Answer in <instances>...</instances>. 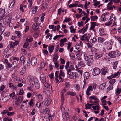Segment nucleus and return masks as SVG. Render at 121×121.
Returning <instances> with one entry per match:
<instances>
[{
    "label": "nucleus",
    "instance_id": "nucleus-64",
    "mask_svg": "<svg viewBox=\"0 0 121 121\" xmlns=\"http://www.w3.org/2000/svg\"><path fill=\"white\" fill-rule=\"evenodd\" d=\"M112 23V22L110 21L106 23H105V25L107 26H108L110 25Z\"/></svg>",
    "mask_w": 121,
    "mask_h": 121
},
{
    "label": "nucleus",
    "instance_id": "nucleus-49",
    "mask_svg": "<svg viewBox=\"0 0 121 121\" xmlns=\"http://www.w3.org/2000/svg\"><path fill=\"white\" fill-rule=\"evenodd\" d=\"M27 65H26L25 66H24L23 67H25L26 68V70L27 69H29L30 68V63H29V62H28V61H27Z\"/></svg>",
    "mask_w": 121,
    "mask_h": 121
},
{
    "label": "nucleus",
    "instance_id": "nucleus-58",
    "mask_svg": "<svg viewBox=\"0 0 121 121\" xmlns=\"http://www.w3.org/2000/svg\"><path fill=\"white\" fill-rule=\"evenodd\" d=\"M117 39L118 40L120 45H121V37H117Z\"/></svg>",
    "mask_w": 121,
    "mask_h": 121
},
{
    "label": "nucleus",
    "instance_id": "nucleus-27",
    "mask_svg": "<svg viewBox=\"0 0 121 121\" xmlns=\"http://www.w3.org/2000/svg\"><path fill=\"white\" fill-rule=\"evenodd\" d=\"M5 29V28L4 26H2L0 27V35H1L3 34Z\"/></svg>",
    "mask_w": 121,
    "mask_h": 121
},
{
    "label": "nucleus",
    "instance_id": "nucleus-57",
    "mask_svg": "<svg viewBox=\"0 0 121 121\" xmlns=\"http://www.w3.org/2000/svg\"><path fill=\"white\" fill-rule=\"evenodd\" d=\"M58 62L54 63L55 65V67L56 68H58L59 66V64H58Z\"/></svg>",
    "mask_w": 121,
    "mask_h": 121
},
{
    "label": "nucleus",
    "instance_id": "nucleus-45",
    "mask_svg": "<svg viewBox=\"0 0 121 121\" xmlns=\"http://www.w3.org/2000/svg\"><path fill=\"white\" fill-rule=\"evenodd\" d=\"M115 79H111L109 81V83L112 85H113L115 82Z\"/></svg>",
    "mask_w": 121,
    "mask_h": 121
},
{
    "label": "nucleus",
    "instance_id": "nucleus-7",
    "mask_svg": "<svg viewBox=\"0 0 121 121\" xmlns=\"http://www.w3.org/2000/svg\"><path fill=\"white\" fill-rule=\"evenodd\" d=\"M5 9L0 8V17L1 18L4 17L6 15L5 13Z\"/></svg>",
    "mask_w": 121,
    "mask_h": 121
},
{
    "label": "nucleus",
    "instance_id": "nucleus-2",
    "mask_svg": "<svg viewBox=\"0 0 121 121\" xmlns=\"http://www.w3.org/2000/svg\"><path fill=\"white\" fill-rule=\"evenodd\" d=\"M33 81L35 87V89H38L40 86L39 83L37 78L36 77L33 78Z\"/></svg>",
    "mask_w": 121,
    "mask_h": 121
},
{
    "label": "nucleus",
    "instance_id": "nucleus-38",
    "mask_svg": "<svg viewBox=\"0 0 121 121\" xmlns=\"http://www.w3.org/2000/svg\"><path fill=\"white\" fill-rule=\"evenodd\" d=\"M84 57L85 60L88 61L89 60V58H88V55H87V54H85L84 55Z\"/></svg>",
    "mask_w": 121,
    "mask_h": 121
},
{
    "label": "nucleus",
    "instance_id": "nucleus-22",
    "mask_svg": "<svg viewBox=\"0 0 121 121\" xmlns=\"http://www.w3.org/2000/svg\"><path fill=\"white\" fill-rule=\"evenodd\" d=\"M67 95H68L75 96L76 95V94L74 92L69 91L67 92Z\"/></svg>",
    "mask_w": 121,
    "mask_h": 121
},
{
    "label": "nucleus",
    "instance_id": "nucleus-39",
    "mask_svg": "<svg viewBox=\"0 0 121 121\" xmlns=\"http://www.w3.org/2000/svg\"><path fill=\"white\" fill-rule=\"evenodd\" d=\"M32 0H28V2L29 3L28 7L29 9H30L31 7L32 6Z\"/></svg>",
    "mask_w": 121,
    "mask_h": 121
},
{
    "label": "nucleus",
    "instance_id": "nucleus-52",
    "mask_svg": "<svg viewBox=\"0 0 121 121\" xmlns=\"http://www.w3.org/2000/svg\"><path fill=\"white\" fill-rule=\"evenodd\" d=\"M88 61L86 63L87 65L88 66H91V62L92 61L91 60Z\"/></svg>",
    "mask_w": 121,
    "mask_h": 121
},
{
    "label": "nucleus",
    "instance_id": "nucleus-63",
    "mask_svg": "<svg viewBox=\"0 0 121 121\" xmlns=\"http://www.w3.org/2000/svg\"><path fill=\"white\" fill-rule=\"evenodd\" d=\"M15 45L14 44V42H11L10 43V47L11 48H13Z\"/></svg>",
    "mask_w": 121,
    "mask_h": 121
},
{
    "label": "nucleus",
    "instance_id": "nucleus-10",
    "mask_svg": "<svg viewBox=\"0 0 121 121\" xmlns=\"http://www.w3.org/2000/svg\"><path fill=\"white\" fill-rule=\"evenodd\" d=\"M102 74V75H105L108 73V69L107 68L104 67L103 68L101 69Z\"/></svg>",
    "mask_w": 121,
    "mask_h": 121
},
{
    "label": "nucleus",
    "instance_id": "nucleus-13",
    "mask_svg": "<svg viewBox=\"0 0 121 121\" xmlns=\"http://www.w3.org/2000/svg\"><path fill=\"white\" fill-rule=\"evenodd\" d=\"M15 2V1L14 0L11 3L9 7V9L10 10H11L13 9Z\"/></svg>",
    "mask_w": 121,
    "mask_h": 121
},
{
    "label": "nucleus",
    "instance_id": "nucleus-20",
    "mask_svg": "<svg viewBox=\"0 0 121 121\" xmlns=\"http://www.w3.org/2000/svg\"><path fill=\"white\" fill-rule=\"evenodd\" d=\"M49 111V108L47 107L44 109H43V113L45 114H47Z\"/></svg>",
    "mask_w": 121,
    "mask_h": 121
},
{
    "label": "nucleus",
    "instance_id": "nucleus-3",
    "mask_svg": "<svg viewBox=\"0 0 121 121\" xmlns=\"http://www.w3.org/2000/svg\"><path fill=\"white\" fill-rule=\"evenodd\" d=\"M100 70L98 68L95 67L93 69V72H92V75L94 76H96L99 74L100 73Z\"/></svg>",
    "mask_w": 121,
    "mask_h": 121
},
{
    "label": "nucleus",
    "instance_id": "nucleus-15",
    "mask_svg": "<svg viewBox=\"0 0 121 121\" xmlns=\"http://www.w3.org/2000/svg\"><path fill=\"white\" fill-rule=\"evenodd\" d=\"M64 94H61V105L60 106V108L61 109H62V105H63L64 103Z\"/></svg>",
    "mask_w": 121,
    "mask_h": 121
},
{
    "label": "nucleus",
    "instance_id": "nucleus-23",
    "mask_svg": "<svg viewBox=\"0 0 121 121\" xmlns=\"http://www.w3.org/2000/svg\"><path fill=\"white\" fill-rule=\"evenodd\" d=\"M82 52L81 50H78L76 53V55L78 57L82 55Z\"/></svg>",
    "mask_w": 121,
    "mask_h": 121
},
{
    "label": "nucleus",
    "instance_id": "nucleus-55",
    "mask_svg": "<svg viewBox=\"0 0 121 121\" xmlns=\"http://www.w3.org/2000/svg\"><path fill=\"white\" fill-rule=\"evenodd\" d=\"M24 57L23 56H21L20 58V60L21 61H23V64H24L25 63V61L24 60Z\"/></svg>",
    "mask_w": 121,
    "mask_h": 121
},
{
    "label": "nucleus",
    "instance_id": "nucleus-36",
    "mask_svg": "<svg viewBox=\"0 0 121 121\" xmlns=\"http://www.w3.org/2000/svg\"><path fill=\"white\" fill-rule=\"evenodd\" d=\"M101 20L105 21L106 19V16L105 15L102 14L101 16Z\"/></svg>",
    "mask_w": 121,
    "mask_h": 121
},
{
    "label": "nucleus",
    "instance_id": "nucleus-19",
    "mask_svg": "<svg viewBox=\"0 0 121 121\" xmlns=\"http://www.w3.org/2000/svg\"><path fill=\"white\" fill-rule=\"evenodd\" d=\"M26 69L25 67H23L20 72V74L22 75H23L26 73Z\"/></svg>",
    "mask_w": 121,
    "mask_h": 121
},
{
    "label": "nucleus",
    "instance_id": "nucleus-61",
    "mask_svg": "<svg viewBox=\"0 0 121 121\" xmlns=\"http://www.w3.org/2000/svg\"><path fill=\"white\" fill-rule=\"evenodd\" d=\"M14 114V112H8L7 113V115L8 116H13V115Z\"/></svg>",
    "mask_w": 121,
    "mask_h": 121
},
{
    "label": "nucleus",
    "instance_id": "nucleus-16",
    "mask_svg": "<svg viewBox=\"0 0 121 121\" xmlns=\"http://www.w3.org/2000/svg\"><path fill=\"white\" fill-rule=\"evenodd\" d=\"M48 4L46 2H44L42 4L41 7V9L42 10H44L46 9L47 7Z\"/></svg>",
    "mask_w": 121,
    "mask_h": 121
},
{
    "label": "nucleus",
    "instance_id": "nucleus-37",
    "mask_svg": "<svg viewBox=\"0 0 121 121\" xmlns=\"http://www.w3.org/2000/svg\"><path fill=\"white\" fill-rule=\"evenodd\" d=\"M78 64L81 66L83 67L85 66V64L82 61L80 62Z\"/></svg>",
    "mask_w": 121,
    "mask_h": 121
},
{
    "label": "nucleus",
    "instance_id": "nucleus-44",
    "mask_svg": "<svg viewBox=\"0 0 121 121\" xmlns=\"http://www.w3.org/2000/svg\"><path fill=\"white\" fill-rule=\"evenodd\" d=\"M96 54H97V56L98 58L101 57L103 56V54L101 53H97Z\"/></svg>",
    "mask_w": 121,
    "mask_h": 121
},
{
    "label": "nucleus",
    "instance_id": "nucleus-6",
    "mask_svg": "<svg viewBox=\"0 0 121 121\" xmlns=\"http://www.w3.org/2000/svg\"><path fill=\"white\" fill-rule=\"evenodd\" d=\"M40 79L42 83H44L46 82V77L45 74L44 73H42L40 75Z\"/></svg>",
    "mask_w": 121,
    "mask_h": 121
},
{
    "label": "nucleus",
    "instance_id": "nucleus-18",
    "mask_svg": "<svg viewBox=\"0 0 121 121\" xmlns=\"http://www.w3.org/2000/svg\"><path fill=\"white\" fill-rule=\"evenodd\" d=\"M38 7L36 6H34L32 8V13L33 14H35L37 12V9Z\"/></svg>",
    "mask_w": 121,
    "mask_h": 121
},
{
    "label": "nucleus",
    "instance_id": "nucleus-8",
    "mask_svg": "<svg viewBox=\"0 0 121 121\" xmlns=\"http://www.w3.org/2000/svg\"><path fill=\"white\" fill-rule=\"evenodd\" d=\"M90 76L89 73V72H86L84 73L83 77L84 79V81H86L89 78Z\"/></svg>",
    "mask_w": 121,
    "mask_h": 121
},
{
    "label": "nucleus",
    "instance_id": "nucleus-9",
    "mask_svg": "<svg viewBox=\"0 0 121 121\" xmlns=\"http://www.w3.org/2000/svg\"><path fill=\"white\" fill-rule=\"evenodd\" d=\"M37 62V59L35 57H33L31 60V64L32 65H36Z\"/></svg>",
    "mask_w": 121,
    "mask_h": 121
},
{
    "label": "nucleus",
    "instance_id": "nucleus-48",
    "mask_svg": "<svg viewBox=\"0 0 121 121\" xmlns=\"http://www.w3.org/2000/svg\"><path fill=\"white\" fill-rule=\"evenodd\" d=\"M29 45V43L28 42H26L24 44L23 47L24 48H25L27 47Z\"/></svg>",
    "mask_w": 121,
    "mask_h": 121
},
{
    "label": "nucleus",
    "instance_id": "nucleus-33",
    "mask_svg": "<svg viewBox=\"0 0 121 121\" xmlns=\"http://www.w3.org/2000/svg\"><path fill=\"white\" fill-rule=\"evenodd\" d=\"M22 98L21 96H19L18 97L17 100V101H16V102H18L21 103L22 102Z\"/></svg>",
    "mask_w": 121,
    "mask_h": 121
},
{
    "label": "nucleus",
    "instance_id": "nucleus-59",
    "mask_svg": "<svg viewBox=\"0 0 121 121\" xmlns=\"http://www.w3.org/2000/svg\"><path fill=\"white\" fill-rule=\"evenodd\" d=\"M92 40V42L93 43H95L97 41V39L96 38L94 37L93 38V39H91Z\"/></svg>",
    "mask_w": 121,
    "mask_h": 121
},
{
    "label": "nucleus",
    "instance_id": "nucleus-31",
    "mask_svg": "<svg viewBox=\"0 0 121 121\" xmlns=\"http://www.w3.org/2000/svg\"><path fill=\"white\" fill-rule=\"evenodd\" d=\"M106 49L107 50H109L112 48V45L111 43L109 44L108 45H107L106 46Z\"/></svg>",
    "mask_w": 121,
    "mask_h": 121
},
{
    "label": "nucleus",
    "instance_id": "nucleus-35",
    "mask_svg": "<svg viewBox=\"0 0 121 121\" xmlns=\"http://www.w3.org/2000/svg\"><path fill=\"white\" fill-rule=\"evenodd\" d=\"M26 42H32L33 41V38L32 37H29L26 38Z\"/></svg>",
    "mask_w": 121,
    "mask_h": 121
},
{
    "label": "nucleus",
    "instance_id": "nucleus-28",
    "mask_svg": "<svg viewBox=\"0 0 121 121\" xmlns=\"http://www.w3.org/2000/svg\"><path fill=\"white\" fill-rule=\"evenodd\" d=\"M115 17V16L113 14L109 18L110 21H113L114 22L116 19Z\"/></svg>",
    "mask_w": 121,
    "mask_h": 121
},
{
    "label": "nucleus",
    "instance_id": "nucleus-30",
    "mask_svg": "<svg viewBox=\"0 0 121 121\" xmlns=\"http://www.w3.org/2000/svg\"><path fill=\"white\" fill-rule=\"evenodd\" d=\"M105 40V39L102 37H99L98 38V42L99 43H102Z\"/></svg>",
    "mask_w": 121,
    "mask_h": 121
},
{
    "label": "nucleus",
    "instance_id": "nucleus-50",
    "mask_svg": "<svg viewBox=\"0 0 121 121\" xmlns=\"http://www.w3.org/2000/svg\"><path fill=\"white\" fill-rule=\"evenodd\" d=\"M98 101H94V103H96V104H95V105H97V109H96L97 110V111L99 110V108H100L99 107V106L98 105L99 104L97 103Z\"/></svg>",
    "mask_w": 121,
    "mask_h": 121
},
{
    "label": "nucleus",
    "instance_id": "nucleus-47",
    "mask_svg": "<svg viewBox=\"0 0 121 121\" xmlns=\"http://www.w3.org/2000/svg\"><path fill=\"white\" fill-rule=\"evenodd\" d=\"M117 77V75L115 73L114 75H112L108 77L107 78L109 79H110L112 78H113L114 77Z\"/></svg>",
    "mask_w": 121,
    "mask_h": 121
},
{
    "label": "nucleus",
    "instance_id": "nucleus-34",
    "mask_svg": "<svg viewBox=\"0 0 121 121\" xmlns=\"http://www.w3.org/2000/svg\"><path fill=\"white\" fill-rule=\"evenodd\" d=\"M65 88H67V89H69L70 86V85L69 82H66L65 84Z\"/></svg>",
    "mask_w": 121,
    "mask_h": 121
},
{
    "label": "nucleus",
    "instance_id": "nucleus-60",
    "mask_svg": "<svg viewBox=\"0 0 121 121\" xmlns=\"http://www.w3.org/2000/svg\"><path fill=\"white\" fill-rule=\"evenodd\" d=\"M59 71H56L55 73V76L57 78L58 77V74Z\"/></svg>",
    "mask_w": 121,
    "mask_h": 121
},
{
    "label": "nucleus",
    "instance_id": "nucleus-1",
    "mask_svg": "<svg viewBox=\"0 0 121 121\" xmlns=\"http://www.w3.org/2000/svg\"><path fill=\"white\" fill-rule=\"evenodd\" d=\"M121 53L119 52H116L115 51H111L108 54H106V56L108 58H115L117 56H120Z\"/></svg>",
    "mask_w": 121,
    "mask_h": 121
},
{
    "label": "nucleus",
    "instance_id": "nucleus-43",
    "mask_svg": "<svg viewBox=\"0 0 121 121\" xmlns=\"http://www.w3.org/2000/svg\"><path fill=\"white\" fill-rule=\"evenodd\" d=\"M59 75L60 76H62L63 77L65 76V74L64 72L63 71V70H61L60 71V73H59Z\"/></svg>",
    "mask_w": 121,
    "mask_h": 121
},
{
    "label": "nucleus",
    "instance_id": "nucleus-41",
    "mask_svg": "<svg viewBox=\"0 0 121 121\" xmlns=\"http://www.w3.org/2000/svg\"><path fill=\"white\" fill-rule=\"evenodd\" d=\"M33 101L34 100L33 99H31L30 101L29 102V105L30 106H33L34 105V104H33Z\"/></svg>",
    "mask_w": 121,
    "mask_h": 121
},
{
    "label": "nucleus",
    "instance_id": "nucleus-12",
    "mask_svg": "<svg viewBox=\"0 0 121 121\" xmlns=\"http://www.w3.org/2000/svg\"><path fill=\"white\" fill-rule=\"evenodd\" d=\"M93 90V88H92V86H89L86 91V95H87L89 96L90 95V93L89 92L91 91H92Z\"/></svg>",
    "mask_w": 121,
    "mask_h": 121
},
{
    "label": "nucleus",
    "instance_id": "nucleus-29",
    "mask_svg": "<svg viewBox=\"0 0 121 121\" xmlns=\"http://www.w3.org/2000/svg\"><path fill=\"white\" fill-rule=\"evenodd\" d=\"M98 17L97 16H94L90 17V18L91 21H95L97 19Z\"/></svg>",
    "mask_w": 121,
    "mask_h": 121
},
{
    "label": "nucleus",
    "instance_id": "nucleus-54",
    "mask_svg": "<svg viewBox=\"0 0 121 121\" xmlns=\"http://www.w3.org/2000/svg\"><path fill=\"white\" fill-rule=\"evenodd\" d=\"M76 70L80 73L81 75H82V71L80 68H78L76 69Z\"/></svg>",
    "mask_w": 121,
    "mask_h": 121
},
{
    "label": "nucleus",
    "instance_id": "nucleus-53",
    "mask_svg": "<svg viewBox=\"0 0 121 121\" xmlns=\"http://www.w3.org/2000/svg\"><path fill=\"white\" fill-rule=\"evenodd\" d=\"M78 4H71L69 5V7L71 8L72 7H75L77 6V5H78Z\"/></svg>",
    "mask_w": 121,
    "mask_h": 121
},
{
    "label": "nucleus",
    "instance_id": "nucleus-21",
    "mask_svg": "<svg viewBox=\"0 0 121 121\" xmlns=\"http://www.w3.org/2000/svg\"><path fill=\"white\" fill-rule=\"evenodd\" d=\"M50 87V85L47 82L44 85V89L45 90L49 89Z\"/></svg>",
    "mask_w": 121,
    "mask_h": 121
},
{
    "label": "nucleus",
    "instance_id": "nucleus-4",
    "mask_svg": "<svg viewBox=\"0 0 121 121\" xmlns=\"http://www.w3.org/2000/svg\"><path fill=\"white\" fill-rule=\"evenodd\" d=\"M51 98L49 97L46 100L43 101L42 103V105L48 106L50 104L51 102Z\"/></svg>",
    "mask_w": 121,
    "mask_h": 121
},
{
    "label": "nucleus",
    "instance_id": "nucleus-40",
    "mask_svg": "<svg viewBox=\"0 0 121 121\" xmlns=\"http://www.w3.org/2000/svg\"><path fill=\"white\" fill-rule=\"evenodd\" d=\"M118 64V61H116L114 63L113 66V68L114 69H115L116 68Z\"/></svg>",
    "mask_w": 121,
    "mask_h": 121
},
{
    "label": "nucleus",
    "instance_id": "nucleus-25",
    "mask_svg": "<svg viewBox=\"0 0 121 121\" xmlns=\"http://www.w3.org/2000/svg\"><path fill=\"white\" fill-rule=\"evenodd\" d=\"M90 36L91 35H90L89 34L87 35L86 36L85 39V41L87 42H89V39L90 38Z\"/></svg>",
    "mask_w": 121,
    "mask_h": 121
},
{
    "label": "nucleus",
    "instance_id": "nucleus-56",
    "mask_svg": "<svg viewBox=\"0 0 121 121\" xmlns=\"http://www.w3.org/2000/svg\"><path fill=\"white\" fill-rule=\"evenodd\" d=\"M10 33L9 32H6L4 33V36L6 37H8L10 35Z\"/></svg>",
    "mask_w": 121,
    "mask_h": 121
},
{
    "label": "nucleus",
    "instance_id": "nucleus-62",
    "mask_svg": "<svg viewBox=\"0 0 121 121\" xmlns=\"http://www.w3.org/2000/svg\"><path fill=\"white\" fill-rule=\"evenodd\" d=\"M69 61H68L66 64V65H65V69H67L68 68L69 66Z\"/></svg>",
    "mask_w": 121,
    "mask_h": 121
},
{
    "label": "nucleus",
    "instance_id": "nucleus-46",
    "mask_svg": "<svg viewBox=\"0 0 121 121\" xmlns=\"http://www.w3.org/2000/svg\"><path fill=\"white\" fill-rule=\"evenodd\" d=\"M38 98L39 99L40 101H42L43 100V98L41 94H39L38 96Z\"/></svg>",
    "mask_w": 121,
    "mask_h": 121
},
{
    "label": "nucleus",
    "instance_id": "nucleus-11",
    "mask_svg": "<svg viewBox=\"0 0 121 121\" xmlns=\"http://www.w3.org/2000/svg\"><path fill=\"white\" fill-rule=\"evenodd\" d=\"M32 29L34 30H36L39 28L38 24L37 23H34L33 25L32 26Z\"/></svg>",
    "mask_w": 121,
    "mask_h": 121
},
{
    "label": "nucleus",
    "instance_id": "nucleus-14",
    "mask_svg": "<svg viewBox=\"0 0 121 121\" xmlns=\"http://www.w3.org/2000/svg\"><path fill=\"white\" fill-rule=\"evenodd\" d=\"M54 46L53 45H51L48 47V50L50 53H52L54 49Z\"/></svg>",
    "mask_w": 121,
    "mask_h": 121
},
{
    "label": "nucleus",
    "instance_id": "nucleus-24",
    "mask_svg": "<svg viewBox=\"0 0 121 121\" xmlns=\"http://www.w3.org/2000/svg\"><path fill=\"white\" fill-rule=\"evenodd\" d=\"M54 57L53 59V62L55 63V62H58L57 60V59L58 57V56L57 55H54Z\"/></svg>",
    "mask_w": 121,
    "mask_h": 121
},
{
    "label": "nucleus",
    "instance_id": "nucleus-5",
    "mask_svg": "<svg viewBox=\"0 0 121 121\" xmlns=\"http://www.w3.org/2000/svg\"><path fill=\"white\" fill-rule=\"evenodd\" d=\"M77 74V73L75 72L70 73L69 75V78L70 79H75L76 78Z\"/></svg>",
    "mask_w": 121,
    "mask_h": 121
},
{
    "label": "nucleus",
    "instance_id": "nucleus-42",
    "mask_svg": "<svg viewBox=\"0 0 121 121\" xmlns=\"http://www.w3.org/2000/svg\"><path fill=\"white\" fill-rule=\"evenodd\" d=\"M85 109H90L91 108V107L90 106L89 104L88 103H87L85 105Z\"/></svg>",
    "mask_w": 121,
    "mask_h": 121
},
{
    "label": "nucleus",
    "instance_id": "nucleus-17",
    "mask_svg": "<svg viewBox=\"0 0 121 121\" xmlns=\"http://www.w3.org/2000/svg\"><path fill=\"white\" fill-rule=\"evenodd\" d=\"M106 85V84L105 83H103L99 85V88L102 90H103L104 89Z\"/></svg>",
    "mask_w": 121,
    "mask_h": 121
},
{
    "label": "nucleus",
    "instance_id": "nucleus-26",
    "mask_svg": "<svg viewBox=\"0 0 121 121\" xmlns=\"http://www.w3.org/2000/svg\"><path fill=\"white\" fill-rule=\"evenodd\" d=\"M33 82V79L32 80L31 79H30L29 80L28 82L29 83V85L31 87H33L34 86V85L32 83Z\"/></svg>",
    "mask_w": 121,
    "mask_h": 121
},
{
    "label": "nucleus",
    "instance_id": "nucleus-32",
    "mask_svg": "<svg viewBox=\"0 0 121 121\" xmlns=\"http://www.w3.org/2000/svg\"><path fill=\"white\" fill-rule=\"evenodd\" d=\"M89 98L90 99H93L94 100H97L99 99L96 96H90L89 97Z\"/></svg>",
    "mask_w": 121,
    "mask_h": 121
},
{
    "label": "nucleus",
    "instance_id": "nucleus-51",
    "mask_svg": "<svg viewBox=\"0 0 121 121\" xmlns=\"http://www.w3.org/2000/svg\"><path fill=\"white\" fill-rule=\"evenodd\" d=\"M36 106L38 108H39L41 106H42V105H42V104H41L40 102H37L36 104Z\"/></svg>",
    "mask_w": 121,
    "mask_h": 121
}]
</instances>
